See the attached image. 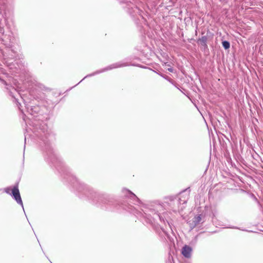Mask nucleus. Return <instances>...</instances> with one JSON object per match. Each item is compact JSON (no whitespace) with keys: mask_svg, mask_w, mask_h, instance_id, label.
<instances>
[{"mask_svg":"<svg viewBox=\"0 0 263 263\" xmlns=\"http://www.w3.org/2000/svg\"><path fill=\"white\" fill-rule=\"evenodd\" d=\"M167 70H168V71L171 72H174V69H173L172 67H170V68H168L167 69Z\"/></svg>","mask_w":263,"mask_h":263,"instance_id":"obj_18","label":"nucleus"},{"mask_svg":"<svg viewBox=\"0 0 263 263\" xmlns=\"http://www.w3.org/2000/svg\"><path fill=\"white\" fill-rule=\"evenodd\" d=\"M202 215L199 214L197 215H196L194 216V217L193 218V219L194 220V221L197 224H199L201 221H202Z\"/></svg>","mask_w":263,"mask_h":263,"instance_id":"obj_11","label":"nucleus"},{"mask_svg":"<svg viewBox=\"0 0 263 263\" xmlns=\"http://www.w3.org/2000/svg\"><path fill=\"white\" fill-rule=\"evenodd\" d=\"M120 3L125 5L123 7L132 17H135L138 15L139 16L143 18L142 15L143 11L130 1L122 0L120 1Z\"/></svg>","mask_w":263,"mask_h":263,"instance_id":"obj_5","label":"nucleus"},{"mask_svg":"<svg viewBox=\"0 0 263 263\" xmlns=\"http://www.w3.org/2000/svg\"><path fill=\"white\" fill-rule=\"evenodd\" d=\"M259 51L261 54L263 55V44H262L259 47Z\"/></svg>","mask_w":263,"mask_h":263,"instance_id":"obj_17","label":"nucleus"},{"mask_svg":"<svg viewBox=\"0 0 263 263\" xmlns=\"http://www.w3.org/2000/svg\"><path fill=\"white\" fill-rule=\"evenodd\" d=\"M167 223H168V224L169 227H170V228L172 229V228H171V226H170V223H169L168 221H167Z\"/></svg>","mask_w":263,"mask_h":263,"instance_id":"obj_21","label":"nucleus"},{"mask_svg":"<svg viewBox=\"0 0 263 263\" xmlns=\"http://www.w3.org/2000/svg\"><path fill=\"white\" fill-rule=\"evenodd\" d=\"M187 223L189 225L190 230H193L194 228H195L198 224L194 221V220L192 219L189 220L187 222Z\"/></svg>","mask_w":263,"mask_h":263,"instance_id":"obj_12","label":"nucleus"},{"mask_svg":"<svg viewBox=\"0 0 263 263\" xmlns=\"http://www.w3.org/2000/svg\"><path fill=\"white\" fill-rule=\"evenodd\" d=\"M156 73H157L158 74H159V76H160L161 77H162V78H163L164 79H165V80H166L167 81H168L169 82H170L171 84H173L175 85V84H174V81L172 79H171L170 78H169L168 76H166V75H164L161 73H159V72H156L155 71H154Z\"/></svg>","mask_w":263,"mask_h":263,"instance_id":"obj_10","label":"nucleus"},{"mask_svg":"<svg viewBox=\"0 0 263 263\" xmlns=\"http://www.w3.org/2000/svg\"><path fill=\"white\" fill-rule=\"evenodd\" d=\"M10 195L14 199L17 204L21 205L24 211L23 201L21 197L20 193L18 189V184H16L12 187L11 193Z\"/></svg>","mask_w":263,"mask_h":263,"instance_id":"obj_7","label":"nucleus"},{"mask_svg":"<svg viewBox=\"0 0 263 263\" xmlns=\"http://www.w3.org/2000/svg\"><path fill=\"white\" fill-rule=\"evenodd\" d=\"M188 196L186 197H185L183 198V199H181V198H179L177 200V202L178 204H185L187 202V199H188Z\"/></svg>","mask_w":263,"mask_h":263,"instance_id":"obj_13","label":"nucleus"},{"mask_svg":"<svg viewBox=\"0 0 263 263\" xmlns=\"http://www.w3.org/2000/svg\"><path fill=\"white\" fill-rule=\"evenodd\" d=\"M167 263H173V262H172V261L169 260V261H168V262H167Z\"/></svg>","mask_w":263,"mask_h":263,"instance_id":"obj_22","label":"nucleus"},{"mask_svg":"<svg viewBox=\"0 0 263 263\" xmlns=\"http://www.w3.org/2000/svg\"><path fill=\"white\" fill-rule=\"evenodd\" d=\"M29 89H30L29 91L30 96L35 100L41 99L42 98V96H39V95L41 96L39 93L40 90H46L48 89L43 84L35 80L32 82V87L29 88Z\"/></svg>","mask_w":263,"mask_h":263,"instance_id":"obj_6","label":"nucleus"},{"mask_svg":"<svg viewBox=\"0 0 263 263\" xmlns=\"http://www.w3.org/2000/svg\"><path fill=\"white\" fill-rule=\"evenodd\" d=\"M222 47L224 48V49H228L230 47V43L228 41H223L222 42Z\"/></svg>","mask_w":263,"mask_h":263,"instance_id":"obj_14","label":"nucleus"},{"mask_svg":"<svg viewBox=\"0 0 263 263\" xmlns=\"http://www.w3.org/2000/svg\"><path fill=\"white\" fill-rule=\"evenodd\" d=\"M165 65H166V66H170V67H171L170 64L169 63H168L167 62L165 63Z\"/></svg>","mask_w":263,"mask_h":263,"instance_id":"obj_19","label":"nucleus"},{"mask_svg":"<svg viewBox=\"0 0 263 263\" xmlns=\"http://www.w3.org/2000/svg\"><path fill=\"white\" fill-rule=\"evenodd\" d=\"M130 58H127L125 59L123 61H120L119 62H117L115 63H113L110 64V65L100 70H97L93 73L87 74L86 76L81 81H80L78 84H77L75 86L78 85L80 83H81L83 80H84L85 78L90 77L92 76H94L96 74L112 70L113 69L121 68L123 67H126L129 66H137V65L134 64V63H132L129 62Z\"/></svg>","mask_w":263,"mask_h":263,"instance_id":"obj_3","label":"nucleus"},{"mask_svg":"<svg viewBox=\"0 0 263 263\" xmlns=\"http://www.w3.org/2000/svg\"><path fill=\"white\" fill-rule=\"evenodd\" d=\"M135 64V65H137V66H139V64ZM140 67H141V66H140Z\"/></svg>","mask_w":263,"mask_h":263,"instance_id":"obj_23","label":"nucleus"},{"mask_svg":"<svg viewBox=\"0 0 263 263\" xmlns=\"http://www.w3.org/2000/svg\"><path fill=\"white\" fill-rule=\"evenodd\" d=\"M0 81L5 85L9 95L14 99L19 109L24 114L22 105L18 97L20 98L25 105L26 111L33 116L29 119L28 127L32 132L29 135L35 140L42 152L45 159L54 164L60 162V158L54 148L55 140L54 133L49 129L45 123L40 120L39 115L40 107L34 106V100L28 98L27 93H23L21 83L14 77H18L23 83L29 76L26 66L20 60L16 59L18 54L14 45L15 38L13 33L8 30L5 31L3 27L0 26Z\"/></svg>","mask_w":263,"mask_h":263,"instance_id":"obj_1","label":"nucleus"},{"mask_svg":"<svg viewBox=\"0 0 263 263\" xmlns=\"http://www.w3.org/2000/svg\"><path fill=\"white\" fill-rule=\"evenodd\" d=\"M69 181L80 198H86L102 209L119 212L125 211L134 214L140 220L146 223H153L157 219L165 223L164 218L154 208L153 205L143 206L139 210L127 202V199L134 204L140 202L137 196L127 189L122 190L125 199L117 200L106 194L98 192L73 175L69 177Z\"/></svg>","mask_w":263,"mask_h":263,"instance_id":"obj_2","label":"nucleus"},{"mask_svg":"<svg viewBox=\"0 0 263 263\" xmlns=\"http://www.w3.org/2000/svg\"><path fill=\"white\" fill-rule=\"evenodd\" d=\"M11 190L12 189H11L10 187H7L4 189V191L6 193L10 195V194H11V193L10 192V191H11Z\"/></svg>","mask_w":263,"mask_h":263,"instance_id":"obj_15","label":"nucleus"},{"mask_svg":"<svg viewBox=\"0 0 263 263\" xmlns=\"http://www.w3.org/2000/svg\"><path fill=\"white\" fill-rule=\"evenodd\" d=\"M136 17H138V15ZM137 19H139V17H137Z\"/></svg>","mask_w":263,"mask_h":263,"instance_id":"obj_24","label":"nucleus"},{"mask_svg":"<svg viewBox=\"0 0 263 263\" xmlns=\"http://www.w3.org/2000/svg\"><path fill=\"white\" fill-rule=\"evenodd\" d=\"M0 14L4 18L5 23L12 16L13 7L8 0H0Z\"/></svg>","mask_w":263,"mask_h":263,"instance_id":"obj_4","label":"nucleus"},{"mask_svg":"<svg viewBox=\"0 0 263 263\" xmlns=\"http://www.w3.org/2000/svg\"><path fill=\"white\" fill-rule=\"evenodd\" d=\"M230 228H232V229H239V230H240V228H238V227H230ZM242 231H247V232H252V231H248L247 230H242Z\"/></svg>","mask_w":263,"mask_h":263,"instance_id":"obj_16","label":"nucleus"},{"mask_svg":"<svg viewBox=\"0 0 263 263\" xmlns=\"http://www.w3.org/2000/svg\"><path fill=\"white\" fill-rule=\"evenodd\" d=\"M26 137H27V135H25V143H26Z\"/></svg>","mask_w":263,"mask_h":263,"instance_id":"obj_20","label":"nucleus"},{"mask_svg":"<svg viewBox=\"0 0 263 263\" xmlns=\"http://www.w3.org/2000/svg\"><path fill=\"white\" fill-rule=\"evenodd\" d=\"M192 251V248L190 246L185 245L181 250V254L184 257L189 258L191 256Z\"/></svg>","mask_w":263,"mask_h":263,"instance_id":"obj_8","label":"nucleus"},{"mask_svg":"<svg viewBox=\"0 0 263 263\" xmlns=\"http://www.w3.org/2000/svg\"><path fill=\"white\" fill-rule=\"evenodd\" d=\"M207 41L208 37L206 35H204L198 40L197 43L203 46L204 49H208Z\"/></svg>","mask_w":263,"mask_h":263,"instance_id":"obj_9","label":"nucleus"}]
</instances>
